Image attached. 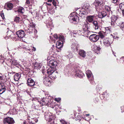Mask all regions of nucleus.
I'll return each mask as SVG.
<instances>
[{"mask_svg": "<svg viewBox=\"0 0 124 124\" xmlns=\"http://www.w3.org/2000/svg\"><path fill=\"white\" fill-rule=\"evenodd\" d=\"M0 80H1V82H5L6 80V76L5 75L0 76Z\"/></svg>", "mask_w": 124, "mask_h": 124, "instance_id": "c756f323", "label": "nucleus"}, {"mask_svg": "<svg viewBox=\"0 0 124 124\" xmlns=\"http://www.w3.org/2000/svg\"><path fill=\"white\" fill-rule=\"evenodd\" d=\"M105 10H106V12L108 14V16H109L111 15L112 14V12L110 10V8L108 6H105Z\"/></svg>", "mask_w": 124, "mask_h": 124, "instance_id": "9b49d317", "label": "nucleus"}, {"mask_svg": "<svg viewBox=\"0 0 124 124\" xmlns=\"http://www.w3.org/2000/svg\"><path fill=\"white\" fill-rule=\"evenodd\" d=\"M79 54L80 56L83 57H85L86 56V53L83 50H80L79 51Z\"/></svg>", "mask_w": 124, "mask_h": 124, "instance_id": "ddd939ff", "label": "nucleus"}, {"mask_svg": "<svg viewBox=\"0 0 124 124\" xmlns=\"http://www.w3.org/2000/svg\"><path fill=\"white\" fill-rule=\"evenodd\" d=\"M53 0H48L47 2H51L52 1H53Z\"/></svg>", "mask_w": 124, "mask_h": 124, "instance_id": "603ef678", "label": "nucleus"}, {"mask_svg": "<svg viewBox=\"0 0 124 124\" xmlns=\"http://www.w3.org/2000/svg\"><path fill=\"white\" fill-rule=\"evenodd\" d=\"M24 10V8L22 7H20L18 9V11L19 12H20L22 13H23V10Z\"/></svg>", "mask_w": 124, "mask_h": 124, "instance_id": "72a5a7b5", "label": "nucleus"}, {"mask_svg": "<svg viewBox=\"0 0 124 124\" xmlns=\"http://www.w3.org/2000/svg\"><path fill=\"white\" fill-rule=\"evenodd\" d=\"M118 17L117 16H115L114 15L112 16L111 17V24L113 26H114V24L115 23H116V24L118 23Z\"/></svg>", "mask_w": 124, "mask_h": 124, "instance_id": "7ed1b4c3", "label": "nucleus"}, {"mask_svg": "<svg viewBox=\"0 0 124 124\" xmlns=\"http://www.w3.org/2000/svg\"><path fill=\"white\" fill-rule=\"evenodd\" d=\"M16 34L17 36L19 38H23L25 36L24 32L22 30H20L17 31L16 32Z\"/></svg>", "mask_w": 124, "mask_h": 124, "instance_id": "9d476101", "label": "nucleus"}, {"mask_svg": "<svg viewBox=\"0 0 124 124\" xmlns=\"http://www.w3.org/2000/svg\"><path fill=\"white\" fill-rule=\"evenodd\" d=\"M75 72L76 74L75 76L76 77L82 78L83 76V73L79 70V68L78 67H77L76 69Z\"/></svg>", "mask_w": 124, "mask_h": 124, "instance_id": "20e7f679", "label": "nucleus"}, {"mask_svg": "<svg viewBox=\"0 0 124 124\" xmlns=\"http://www.w3.org/2000/svg\"><path fill=\"white\" fill-rule=\"evenodd\" d=\"M119 7L122 12L124 11V2L120 3L119 5Z\"/></svg>", "mask_w": 124, "mask_h": 124, "instance_id": "2f4dec72", "label": "nucleus"}, {"mask_svg": "<svg viewBox=\"0 0 124 124\" xmlns=\"http://www.w3.org/2000/svg\"><path fill=\"white\" fill-rule=\"evenodd\" d=\"M57 64L56 61L53 60H50L49 62V65L51 68V69L47 72L48 74L51 75V77L54 78H55L58 74V73L56 71L55 68Z\"/></svg>", "mask_w": 124, "mask_h": 124, "instance_id": "f257e3e1", "label": "nucleus"}, {"mask_svg": "<svg viewBox=\"0 0 124 124\" xmlns=\"http://www.w3.org/2000/svg\"><path fill=\"white\" fill-rule=\"evenodd\" d=\"M29 34L31 36L33 37H34V36H35V34L34 33L32 32L31 31H30L29 33Z\"/></svg>", "mask_w": 124, "mask_h": 124, "instance_id": "79ce46f5", "label": "nucleus"}, {"mask_svg": "<svg viewBox=\"0 0 124 124\" xmlns=\"http://www.w3.org/2000/svg\"><path fill=\"white\" fill-rule=\"evenodd\" d=\"M82 35V33L81 32L80 30L78 31L77 33L74 35V37H78L79 36L81 35Z\"/></svg>", "mask_w": 124, "mask_h": 124, "instance_id": "cd10ccee", "label": "nucleus"}, {"mask_svg": "<svg viewBox=\"0 0 124 124\" xmlns=\"http://www.w3.org/2000/svg\"><path fill=\"white\" fill-rule=\"evenodd\" d=\"M90 40L93 42L97 41L99 39V36L95 34L91 35L89 37Z\"/></svg>", "mask_w": 124, "mask_h": 124, "instance_id": "39448f33", "label": "nucleus"}, {"mask_svg": "<svg viewBox=\"0 0 124 124\" xmlns=\"http://www.w3.org/2000/svg\"><path fill=\"white\" fill-rule=\"evenodd\" d=\"M61 100V99L60 98H55V100L57 102H59Z\"/></svg>", "mask_w": 124, "mask_h": 124, "instance_id": "c03bdc74", "label": "nucleus"}, {"mask_svg": "<svg viewBox=\"0 0 124 124\" xmlns=\"http://www.w3.org/2000/svg\"><path fill=\"white\" fill-rule=\"evenodd\" d=\"M62 43L60 42L59 41H58L56 43V47L58 48H61L62 46Z\"/></svg>", "mask_w": 124, "mask_h": 124, "instance_id": "473e14b6", "label": "nucleus"}, {"mask_svg": "<svg viewBox=\"0 0 124 124\" xmlns=\"http://www.w3.org/2000/svg\"><path fill=\"white\" fill-rule=\"evenodd\" d=\"M117 24L118 25H119L120 28L123 31L124 29V23H117Z\"/></svg>", "mask_w": 124, "mask_h": 124, "instance_id": "7c9ffc66", "label": "nucleus"}, {"mask_svg": "<svg viewBox=\"0 0 124 124\" xmlns=\"http://www.w3.org/2000/svg\"><path fill=\"white\" fill-rule=\"evenodd\" d=\"M73 55L72 53L70 51L68 52L66 54V56L68 59H70L72 58L73 56Z\"/></svg>", "mask_w": 124, "mask_h": 124, "instance_id": "dca6fc26", "label": "nucleus"}, {"mask_svg": "<svg viewBox=\"0 0 124 124\" xmlns=\"http://www.w3.org/2000/svg\"><path fill=\"white\" fill-rule=\"evenodd\" d=\"M87 76L88 78H90L92 75V73L90 70H88L86 72Z\"/></svg>", "mask_w": 124, "mask_h": 124, "instance_id": "a878e982", "label": "nucleus"}, {"mask_svg": "<svg viewBox=\"0 0 124 124\" xmlns=\"http://www.w3.org/2000/svg\"><path fill=\"white\" fill-rule=\"evenodd\" d=\"M99 35L101 38H103L105 36V34L103 32H100L98 33Z\"/></svg>", "mask_w": 124, "mask_h": 124, "instance_id": "c85d7f7f", "label": "nucleus"}, {"mask_svg": "<svg viewBox=\"0 0 124 124\" xmlns=\"http://www.w3.org/2000/svg\"><path fill=\"white\" fill-rule=\"evenodd\" d=\"M27 84L28 86H32L35 85V82L31 78H30L27 80Z\"/></svg>", "mask_w": 124, "mask_h": 124, "instance_id": "6e6552de", "label": "nucleus"}, {"mask_svg": "<svg viewBox=\"0 0 124 124\" xmlns=\"http://www.w3.org/2000/svg\"><path fill=\"white\" fill-rule=\"evenodd\" d=\"M88 7H85V6H84L83 7V8L84 9L85 11H87V10L88 9Z\"/></svg>", "mask_w": 124, "mask_h": 124, "instance_id": "de8ad7c7", "label": "nucleus"}, {"mask_svg": "<svg viewBox=\"0 0 124 124\" xmlns=\"http://www.w3.org/2000/svg\"><path fill=\"white\" fill-rule=\"evenodd\" d=\"M79 15L80 16L82 17V16L85 15V13H83L82 11H80V12L79 13Z\"/></svg>", "mask_w": 124, "mask_h": 124, "instance_id": "4c0bfd02", "label": "nucleus"}, {"mask_svg": "<svg viewBox=\"0 0 124 124\" xmlns=\"http://www.w3.org/2000/svg\"><path fill=\"white\" fill-rule=\"evenodd\" d=\"M111 1L112 2L116 3L118 1V0H111Z\"/></svg>", "mask_w": 124, "mask_h": 124, "instance_id": "49530a36", "label": "nucleus"}, {"mask_svg": "<svg viewBox=\"0 0 124 124\" xmlns=\"http://www.w3.org/2000/svg\"><path fill=\"white\" fill-rule=\"evenodd\" d=\"M12 64L14 65H16L18 64V62L16 61L13 60L12 61Z\"/></svg>", "mask_w": 124, "mask_h": 124, "instance_id": "e433bc0d", "label": "nucleus"}, {"mask_svg": "<svg viewBox=\"0 0 124 124\" xmlns=\"http://www.w3.org/2000/svg\"><path fill=\"white\" fill-rule=\"evenodd\" d=\"M47 9H49V8L47 6Z\"/></svg>", "mask_w": 124, "mask_h": 124, "instance_id": "680f3d73", "label": "nucleus"}, {"mask_svg": "<svg viewBox=\"0 0 124 124\" xmlns=\"http://www.w3.org/2000/svg\"><path fill=\"white\" fill-rule=\"evenodd\" d=\"M50 38L52 41H54V40L53 39V38H52V37L50 36Z\"/></svg>", "mask_w": 124, "mask_h": 124, "instance_id": "8fccbe9b", "label": "nucleus"}, {"mask_svg": "<svg viewBox=\"0 0 124 124\" xmlns=\"http://www.w3.org/2000/svg\"><path fill=\"white\" fill-rule=\"evenodd\" d=\"M59 40H61L62 42V44L64 42V38L62 34H60L59 36Z\"/></svg>", "mask_w": 124, "mask_h": 124, "instance_id": "393cba45", "label": "nucleus"}, {"mask_svg": "<svg viewBox=\"0 0 124 124\" xmlns=\"http://www.w3.org/2000/svg\"><path fill=\"white\" fill-rule=\"evenodd\" d=\"M51 78L49 77H45L43 79V82L44 84L46 85H48L51 84Z\"/></svg>", "mask_w": 124, "mask_h": 124, "instance_id": "423d86ee", "label": "nucleus"}, {"mask_svg": "<svg viewBox=\"0 0 124 124\" xmlns=\"http://www.w3.org/2000/svg\"><path fill=\"white\" fill-rule=\"evenodd\" d=\"M0 16L2 17V18L3 19L4 18V15L3 13H1L0 14Z\"/></svg>", "mask_w": 124, "mask_h": 124, "instance_id": "a18cd8bd", "label": "nucleus"}, {"mask_svg": "<svg viewBox=\"0 0 124 124\" xmlns=\"http://www.w3.org/2000/svg\"><path fill=\"white\" fill-rule=\"evenodd\" d=\"M104 44L106 46H108L110 45V42L107 39H105L103 40Z\"/></svg>", "mask_w": 124, "mask_h": 124, "instance_id": "412c9836", "label": "nucleus"}, {"mask_svg": "<svg viewBox=\"0 0 124 124\" xmlns=\"http://www.w3.org/2000/svg\"><path fill=\"white\" fill-rule=\"evenodd\" d=\"M5 6L8 9L11 10L13 8V5L11 3H7L5 4Z\"/></svg>", "mask_w": 124, "mask_h": 124, "instance_id": "f3484780", "label": "nucleus"}, {"mask_svg": "<svg viewBox=\"0 0 124 124\" xmlns=\"http://www.w3.org/2000/svg\"><path fill=\"white\" fill-rule=\"evenodd\" d=\"M21 76L20 74H19L18 73H17L15 74L14 77V79L15 81H17L18 80Z\"/></svg>", "mask_w": 124, "mask_h": 124, "instance_id": "aec40b11", "label": "nucleus"}, {"mask_svg": "<svg viewBox=\"0 0 124 124\" xmlns=\"http://www.w3.org/2000/svg\"><path fill=\"white\" fill-rule=\"evenodd\" d=\"M52 3L54 6H56L57 4V2L55 0H53L52 2Z\"/></svg>", "mask_w": 124, "mask_h": 124, "instance_id": "37998d69", "label": "nucleus"}, {"mask_svg": "<svg viewBox=\"0 0 124 124\" xmlns=\"http://www.w3.org/2000/svg\"><path fill=\"white\" fill-rule=\"evenodd\" d=\"M46 4H47V5L48 6H51V3H46Z\"/></svg>", "mask_w": 124, "mask_h": 124, "instance_id": "864d4df0", "label": "nucleus"}, {"mask_svg": "<svg viewBox=\"0 0 124 124\" xmlns=\"http://www.w3.org/2000/svg\"><path fill=\"white\" fill-rule=\"evenodd\" d=\"M7 36L9 37H14V34L13 32L11 31H8V32Z\"/></svg>", "mask_w": 124, "mask_h": 124, "instance_id": "bb28decb", "label": "nucleus"}, {"mask_svg": "<svg viewBox=\"0 0 124 124\" xmlns=\"http://www.w3.org/2000/svg\"><path fill=\"white\" fill-rule=\"evenodd\" d=\"M100 49L101 48L100 47H97L96 46H95L94 47V51L97 54L98 53V52Z\"/></svg>", "mask_w": 124, "mask_h": 124, "instance_id": "b1692460", "label": "nucleus"}, {"mask_svg": "<svg viewBox=\"0 0 124 124\" xmlns=\"http://www.w3.org/2000/svg\"><path fill=\"white\" fill-rule=\"evenodd\" d=\"M54 38H55V40H57L59 38V37H58L57 35L56 34H55L54 36Z\"/></svg>", "mask_w": 124, "mask_h": 124, "instance_id": "ea45409f", "label": "nucleus"}, {"mask_svg": "<svg viewBox=\"0 0 124 124\" xmlns=\"http://www.w3.org/2000/svg\"><path fill=\"white\" fill-rule=\"evenodd\" d=\"M106 30H107L108 31H110V29H108V28H107V29H106Z\"/></svg>", "mask_w": 124, "mask_h": 124, "instance_id": "5fc2aeb1", "label": "nucleus"}, {"mask_svg": "<svg viewBox=\"0 0 124 124\" xmlns=\"http://www.w3.org/2000/svg\"><path fill=\"white\" fill-rule=\"evenodd\" d=\"M99 21H94L93 22V26L95 29H98L99 28Z\"/></svg>", "mask_w": 124, "mask_h": 124, "instance_id": "f8f14e48", "label": "nucleus"}, {"mask_svg": "<svg viewBox=\"0 0 124 124\" xmlns=\"http://www.w3.org/2000/svg\"><path fill=\"white\" fill-rule=\"evenodd\" d=\"M20 18L18 16H16L14 19V21L16 22H18L20 21Z\"/></svg>", "mask_w": 124, "mask_h": 124, "instance_id": "c9c22d12", "label": "nucleus"}, {"mask_svg": "<svg viewBox=\"0 0 124 124\" xmlns=\"http://www.w3.org/2000/svg\"><path fill=\"white\" fill-rule=\"evenodd\" d=\"M122 13L123 15L124 16V11L122 12Z\"/></svg>", "mask_w": 124, "mask_h": 124, "instance_id": "052dcab7", "label": "nucleus"}, {"mask_svg": "<svg viewBox=\"0 0 124 124\" xmlns=\"http://www.w3.org/2000/svg\"><path fill=\"white\" fill-rule=\"evenodd\" d=\"M106 15L108 16L107 13L105 11H103L99 15V17L100 18H102Z\"/></svg>", "mask_w": 124, "mask_h": 124, "instance_id": "6ab92c4d", "label": "nucleus"}, {"mask_svg": "<svg viewBox=\"0 0 124 124\" xmlns=\"http://www.w3.org/2000/svg\"><path fill=\"white\" fill-rule=\"evenodd\" d=\"M35 67L37 69H39L41 67L42 64L40 63H38L37 62L35 63Z\"/></svg>", "mask_w": 124, "mask_h": 124, "instance_id": "5701e85b", "label": "nucleus"}, {"mask_svg": "<svg viewBox=\"0 0 124 124\" xmlns=\"http://www.w3.org/2000/svg\"><path fill=\"white\" fill-rule=\"evenodd\" d=\"M113 54L115 56V53L114 52H113Z\"/></svg>", "mask_w": 124, "mask_h": 124, "instance_id": "bf43d9fd", "label": "nucleus"}, {"mask_svg": "<svg viewBox=\"0 0 124 124\" xmlns=\"http://www.w3.org/2000/svg\"><path fill=\"white\" fill-rule=\"evenodd\" d=\"M60 122L62 124H70L69 123L66 122L63 119L60 120Z\"/></svg>", "mask_w": 124, "mask_h": 124, "instance_id": "f704fd0d", "label": "nucleus"}, {"mask_svg": "<svg viewBox=\"0 0 124 124\" xmlns=\"http://www.w3.org/2000/svg\"><path fill=\"white\" fill-rule=\"evenodd\" d=\"M84 25L85 26V28H82L81 30L80 31L82 33V35L83 36H86L87 35H88V31L87 30V28L86 26V25L84 24Z\"/></svg>", "mask_w": 124, "mask_h": 124, "instance_id": "0eeeda50", "label": "nucleus"}, {"mask_svg": "<svg viewBox=\"0 0 124 124\" xmlns=\"http://www.w3.org/2000/svg\"><path fill=\"white\" fill-rule=\"evenodd\" d=\"M45 117L47 118V120L48 119V120L49 122H50L54 118V117L51 113L49 114H48L47 116V117L46 116Z\"/></svg>", "mask_w": 124, "mask_h": 124, "instance_id": "a211bd4d", "label": "nucleus"}, {"mask_svg": "<svg viewBox=\"0 0 124 124\" xmlns=\"http://www.w3.org/2000/svg\"><path fill=\"white\" fill-rule=\"evenodd\" d=\"M103 1V0H95L94 2V4L95 5L96 7V10L98 11V8L97 7L99 6L101 4H102Z\"/></svg>", "mask_w": 124, "mask_h": 124, "instance_id": "1a4fd4ad", "label": "nucleus"}, {"mask_svg": "<svg viewBox=\"0 0 124 124\" xmlns=\"http://www.w3.org/2000/svg\"><path fill=\"white\" fill-rule=\"evenodd\" d=\"M72 48L73 49H77V47L76 46H75V44H73L71 45Z\"/></svg>", "mask_w": 124, "mask_h": 124, "instance_id": "58836bf2", "label": "nucleus"}, {"mask_svg": "<svg viewBox=\"0 0 124 124\" xmlns=\"http://www.w3.org/2000/svg\"><path fill=\"white\" fill-rule=\"evenodd\" d=\"M114 38V39H116V38H118V37H117V36H116V37H115V36H114V37H113Z\"/></svg>", "mask_w": 124, "mask_h": 124, "instance_id": "4d7b16f0", "label": "nucleus"}, {"mask_svg": "<svg viewBox=\"0 0 124 124\" xmlns=\"http://www.w3.org/2000/svg\"><path fill=\"white\" fill-rule=\"evenodd\" d=\"M34 32L35 33H36L37 32V31L36 30H35L34 29Z\"/></svg>", "mask_w": 124, "mask_h": 124, "instance_id": "6e6d98bb", "label": "nucleus"}, {"mask_svg": "<svg viewBox=\"0 0 124 124\" xmlns=\"http://www.w3.org/2000/svg\"><path fill=\"white\" fill-rule=\"evenodd\" d=\"M77 31H73L71 32V33L72 35H73V36H74V35H75V34L76 33H77Z\"/></svg>", "mask_w": 124, "mask_h": 124, "instance_id": "a19ab883", "label": "nucleus"}, {"mask_svg": "<svg viewBox=\"0 0 124 124\" xmlns=\"http://www.w3.org/2000/svg\"><path fill=\"white\" fill-rule=\"evenodd\" d=\"M70 20H72L74 21H78V17L77 16L75 15L70 18Z\"/></svg>", "mask_w": 124, "mask_h": 124, "instance_id": "4be33fe9", "label": "nucleus"}, {"mask_svg": "<svg viewBox=\"0 0 124 124\" xmlns=\"http://www.w3.org/2000/svg\"><path fill=\"white\" fill-rule=\"evenodd\" d=\"M89 115V114H86V116H87Z\"/></svg>", "mask_w": 124, "mask_h": 124, "instance_id": "13d9d810", "label": "nucleus"}, {"mask_svg": "<svg viewBox=\"0 0 124 124\" xmlns=\"http://www.w3.org/2000/svg\"><path fill=\"white\" fill-rule=\"evenodd\" d=\"M32 48V50L33 51H35L36 50V49L35 48H34V47H33Z\"/></svg>", "mask_w": 124, "mask_h": 124, "instance_id": "3c124183", "label": "nucleus"}, {"mask_svg": "<svg viewBox=\"0 0 124 124\" xmlns=\"http://www.w3.org/2000/svg\"><path fill=\"white\" fill-rule=\"evenodd\" d=\"M25 3H26L28 4H30V2L29 0H27Z\"/></svg>", "mask_w": 124, "mask_h": 124, "instance_id": "09e8293b", "label": "nucleus"}, {"mask_svg": "<svg viewBox=\"0 0 124 124\" xmlns=\"http://www.w3.org/2000/svg\"><path fill=\"white\" fill-rule=\"evenodd\" d=\"M94 17V16L93 15L89 16L87 17V20L89 22L91 23L93 21Z\"/></svg>", "mask_w": 124, "mask_h": 124, "instance_id": "2eb2a0df", "label": "nucleus"}, {"mask_svg": "<svg viewBox=\"0 0 124 124\" xmlns=\"http://www.w3.org/2000/svg\"><path fill=\"white\" fill-rule=\"evenodd\" d=\"M14 123L15 121L13 119L9 117L5 118L3 120L4 124H14Z\"/></svg>", "mask_w": 124, "mask_h": 124, "instance_id": "f03ea898", "label": "nucleus"}, {"mask_svg": "<svg viewBox=\"0 0 124 124\" xmlns=\"http://www.w3.org/2000/svg\"><path fill=\"white\" fill-rule=\"evenodd\" d=\"M6 88L5 86L0 84V94H1L5 92Z\"/></svg>", "mask_w": 124, "mask_h": 124, "instance_id": "4468645a", "label": "nucleus"}]
</instances>
